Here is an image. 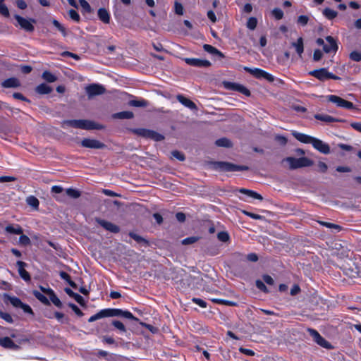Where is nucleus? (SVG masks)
<instances>
[{
	"instance_id": "1",
	"label": "nucleus",
	"mask_w": 361,
	"mask_h": 361,
	"mask_svg": "<svg viewBox=\"0 0 361 361\" xmlns=\"http://www.w3.org/2000/svg\"><path fill=\"white\" fill-rule=\"evenodd\" d=\"M293 135L298 141L302 143L312 144L314 149L324 154L330 153L329 145L319 139L298 132L293 133Z\"/></svg>"
},
{
	"instance_id": "2",
	"label": "nucleus",
	"mask_w": 361,
	"mask_h": 361,
	"mask_svg": "<svg viewBox=\"0 0 361 361\" xmlns=\"http://www.w3.org/2000/svg\"><path fill=\"white\" fill-rule=\"evenodd\" d=\"M64 124H66L69 126L79 128V129H85V130H93L102 129L104 127L102 125L95 123L93 121L89 120H68L64 122Z\"/></svg>"
},
{
	"instance_id": "3",
	"label": "nucleus",
	"mask_w": 361,
	"mask_h": 361,
	"mask_svg": "<svg viewBox=\"0 0 361 361\" xmlns=\"http://www.w3.org/2000/svg\"><path fill=\"white\" fill-rule=\"evenodd\" d=\"M283 161L288 162L290 169H296L298 168L310 166L313 164L312 161L305 157L300 158L290 157L284 159Z\"/></svg>"
},
{
	"instance_id": "4",
	"label": "nucleus",
	"mask_w": 361,
	"mask_h": 361,
	"mask_svg": "<svg viewBox=\"0 0 361 361\" xmlns=\"http://www.w3.org/2000/svg\"><path fill=\"white\" fill-rule=\"evenodd\" d=\"M310 75L316 78L317 79L324 81L328 79L340 80L338 76L334 75L329 72L326 68H322L317 70H314L310 72Z\"/></svg>"
},
{
	"instance_id": "5",
	"label": "nucleus",
	"mask_w": 361,
	"mask_h": 361,
	"mask_svg": "<svg viewBox=\"0 0 361 361\" xmlns=\"http://www.w3.org/2000/svg\"><path fill=\"white\" fill-rule=\"evenodd\" d=\"M244 70L246 72L252 75L256 78H258V79L264 78L269 82H273L274 80V77L271 74L266 72L265 71H264L262 69L257 68H251L245 66V67H244Z\"/></svg>"
},
{
	"instance_id": "6",
	"label": "nucleus",
	"mask_w": 361,
	"mask_h": 361,
	"mask_svg": "<svg viewBox=\"0 0 361 361\" xmlns=\"http://www.w3.org/2000/svg\"><path fill=\"white\" fill-rule=\"evenodd\" d=\"M326 99L329 102L335 104L338 107L347 109H353L355 108L354 104L351 102L345 100L343 98L336 95H328L326 96Z\"/></svg>"
},
{
	"instance_id": "7",
	"label": "nucleus",
	"mask_w": 361,
	"mask_h": 361,
	"mask_svg": "<svg viewBox=\"0 0 361 361\" xmlns=\"http://www.w3.org/2000/svg\"><path fill=\"white\" fill-rule=\"evenodd\" d=\"M135 133L137 134L140 136H142L143 137L146 138H151L156 141H161L164 139V137L153 130L145 129V128H139L136 129L135 130Z\"/></svg>"
},
{
	"instance_id": "8",
	"label": "nucleus",
	"mask_w": 361,
	"mask_h": 361,
	"mask_svg": "<svg viewBox=\"0 0 361 361\" xmlns=\"http://www.w3.org/2000/svg\"><path fill=\"white\" fill-rule=\"evenodd\" d=\"M310 335L313 338L314 341L320 346L330 349L331 348V345L326 341L319 334L317 331L313 329H307Z\"/></svg>"
},
{
	"instance_id": "9",
	"label": "nucleus",
	"mask_w": 361,
	"mask_h": 361,
	"mask_svg": "<svg viewBox=\"0 0 361 361\" xmlns=\"http://www.w3.org/2000/svg\"><path fill=\"white\" fill-rule=\"evenodd\" d=\"M15 18L22 29L27 32H32L34 30L35 27L32 25V23H35L34 19L27 20L18 15H16Z\"/></svg>"
},
{
	"instance_id": "10",
	"label": "nucleus",
	"mask_w": 361,
	"mask_h": 361,
	"mask_svg": "<svg viewBox=\"0 0 361 361\" xmlns=\"http://www.w3.org/2000/svg\"><path fill=\"white\" fill-rule=\"evenodd\" d=\"M89 98L94 96L101 95L105 92V88L102 85L92 84L85 88Z\"/></svg>"
},
{
	"instance_id": "11",
	"label": "nucleus",
	"mask_w": 361,
	"mask_h": 361,
	"mask_svg": "<svg viewBox=\"0 0 361 361\" xmlns=\"http://www.w3.org/2000/svg\"><path fill=\"white\" fill-rule=\"evenodd\" d=\"M81 146L90 149H103L105 147V145L102 142L95 139L90 138L83 139L81 141Z\"/></svg>"
},
{
	"instance_id": "12",
	"label": "nucleus",
	"mask_w": 361,
	"mask_h": 361,
	"mask_svg": "<svg viewBox=\"0 0 361 361\" xmlns=\"http://www.w3.org/2000/svg\"><path fill=\"white\" fill-rule=\"evenodd\" d=\"M183 60L188 65L195 67H209L211 65L209 61L200 59L185 58Z\"/></svg>"
},
{
	"instance_id": "13",
	"label": "nucleus",
	"mask_w": 361,
	"mask_h": 361,
	"mask_svg": "<svg viewBox=\"0 0 361 361\" xmlns=\"http://www.w3.org/2000/svg\"><path fill=\"white\" fill-rule=\"evenodd\" d=\"M110 310L111 317H122L128 319L138 321V319L128 310H123L121 309H110Z\"/></svg>"
},
{
	"instance_id": "14",
	"label": "nucleus",
	"mask_w": 361,
	"mask_h": 361,
	"mask_svg": "<svg viewBox=\"0 0 361 361\" xmlns=\"http://www.w3.org/2000/svg\"><path fill=\"white\" fill-rule=\"evenodd\" d=\"M95 220L101 226H102L106 231H109L114 233H117L120 231V228L117 225L111 222L99 218H97Z\"/></svg>"
},
{
	"instance_id": "15",
	"label": "nucleus",
	"mask_w": 361,
	"mask_h": 361,
	"mask_svg": "<svg viewBox=\"0 0 361 361\" xmlns=\"http://www.w3.org/2000/svg\"><path fill=\"white\" fill-rule=\"evenodd\" d=\"M224 85L225 87L228 89L238 91L246 96L250 95V90L242 85L230 82H225Z\"/></svg>"
},
{
	"instance_id": "16",
	"label": "nucleus",
	"mask_w": 361,
	"mask_h": 361,
	"mask_svg": "<svg viewBox=\"0 0 361 361\" xmlns=\"http://www.w3.org/2000/svg\"><path fill=\"white\" fill-rule=\"evenodd\" d=\"M325 45H324V51L326 53L336 52L338 49V45L334 37L331 36H327L326 38Z\"/></svg>"
},
{
	"instance_id": "17",
	"label": "nucleus",
	"mask_w": 361,
	"mask_h": 361,
	"mask_svg": "<svg viewBox=\"0 0 361 361\" xmlns=\"http://www.w3.org/2000/svg\"><path fill=\"white\" fill-rule=\"evenodd\" d=\"M18 274L20 277L25 281H30V274L25 269L26 264L22 261H18L17 263Z\"/></svg>"
},
{
	"instance_id": "18",
	"label": "nucleus",
	"mask_w": 361,
	"mask_h": 361,
	"mask_svg": "<svg viewBox=\"0 0 361 361\" xmlns=\"http://www.w3.org/2000/svg\"><path fill=\"white\" fill-rule=\"evenodd\" d=\"M215 165L222 171H236L237 169V165L228 162L219 161Z\"/></svg>"
},
{
	"instance_id": "19",
	"label": "nucleus",
	"mask_w": 361,
	"mask_h": 361,
	"mask_svg": "<svg viewBox=\"0 0 361 361\" xmlns=\"http://www.w3.org/2000/svg\"><path fill=\"white\" fill-rule=\"evenodd\" d=\"M176 99L180 103H181L185 107H187L191 110H197V109L196 104L190 99L185 97L183 95L178 94V95H177Z\"/></svg>"
},
{
	"instance_id": "20",
	"label": "nucleus",
	"mask_w": 361,
	"mask_h": 361,
	"mask_svg": "<svg viewBox=\"0 0 361 361\" xmlns=\"http://www.w3.org/2000/svg\"><path fill=\"white\" fill-rule=\"evenodd\" d=\"M111 317V310L109 309H104L100 310L99 312L96 313L95 314L91 316L88 319L89 322H93L98 319L104 318V317Z\"/></svg>"
},
{
	"instance_id": "21",
	"label": "nucleus",
	"mask_w": 361,
	"mask_h": 361,
	"mask_svg": "<svg viewBox=\"0 0 361 361\" xmlns=\"http://www.w3.org/2000/svg\"><path fill=\"white\" fill-rule=\"evenodd\" d=\"M5 231L10 234L20 235L23 233L22 227L18 224H9L5 227Z\"/></svg>"
},
{
	"instance_id": "22",
	"label": "nucleus",
	"mask_w": 361,
	"mask_h": 361,
	"mask_svg": "<svg viewBox=\"0 0 361 361\" xmlns=\"http://www.w3.org/2000/svg\"><path fill=\"white\" fill-rule=\"evenodd\" d=\"M1 85L5 88H12L19 87L20 83L16 78H10L3 81Z\"/></svg>"
},
{
	"instance_id": "23",
	"label": "nucleus",
	"mask_w": 361,
	"mask_h": 361,
	"mask_svg": "<svg viewBox=\"0 0 361 361\" xmlns=\"http://www.w3.org/2000/svg\"><path fill=\"white\" fill-rule=\"evenodd\" d=\"M0 345L9 349H16L18 348V346L9 337L0 338Z\"/></svg>"
},
{
	"instance_id": "24",
	"label": "nucleus",
	"mask_w": 361,
	"mask_h": 361,
	"mask_svg": "<svg viewBox=\"0 0 361 361\" xmlns=\"http://www.w3.org/2000/svg\"><path fill=\"white\" fill-rule=\"evenodd\" d=\"M65 292L71 298H74V300L79 303L80 305H84L85 300L84 298L79 294L73 292L71 289L66 288H65Z\"/></svg>"
},
{
	"instance_id": "25",
	"label": "nucleus",
	"mask_w": 361,
	"mask_h": 361,
	"mask_svg": "<svg viewBox=\"0 0 361 361\" xmlns=\"http://www.w3.org/2000/svg\"><path fill=\"white\" fill-rule=\"evenodd\" d=\"M314 118L317 120H319V121H323V122H325L327 123L338 121V119H337L331 116H329L328 114H317L314 115Z\"/></svg>"
},
{
	"instance_id": "26",
	"label": "nucleus",
	"mask_w": 361,
	"mask_h": 361,
	"mask_svg": "<svg viewBox=\"0 0 361 361\" xmlns=\"http://www.w3.org/2000/svg\"><path fill=\"white\" fill-rule=\"evenodd\" d=\"M291 45L295 49L297 54L301 56L304 51L303 39L299 37L296 42H292Z\"/></svg>"
},
{
	"instance_id": "27",
	"label": "nucleus",
	"mask_w": 361,
	"mask_h": 361,
	"mask_svg": "<svg viewBox=\"0 0 361 361\" xmlns=\"http://www.w3.org/2000/svg\"><path fill=\"white\" fill-rule=\"evenodd\" d=\"M35 90L39 94H49L52 91V89L48 85L42 83L37 86Z\"/></svg>"
},
{
	"instance_id": "28",
	"label": "nucleus",
	"mask_w": 361,
	"mask_h": 361,
	"mask_svg": "<svg viewBox=\"0 0 361 361\" xmlns=\"http://www.w3.org/2000/svg\"><path fill=\"white\" fill-rule=\"evenodd\" d=\"M99 18L104 23H109L110 21V16L105 8H99L98 10Z\"/></svg>"
},
{
	"instance_id": "29",
	"label": "nucleus",
	"mask_w": 361,
	"mask_h": 361,
	"mask_svg": "<svg viewBox=\"0 0 361 361\" xmlns=\"http://www.w3.org/2000/svg\"><path fill=\"white\" fill-rule=\"evenodd\" d=\"M133 116L134 115H133V112L126 111L116 113L113 115V117L114 118H118V119H130V118H132L133 117Z\"/></svg>"
},
{
	"instance_id": "30",
	"label": "nucleus",
	"mask_w": 361,
	"mask_h": 361,
	"mask_svg": "<svg viewBox=\"0 0 361 361\" xmlns=\"http://www.w3.org/2000/svg\"><path fill=\"white\" fill-rule=\"evenodd\" d=\"M203 49L205 51H207L211 54L217 55L221 57H224V54L219 50H218L216 48H215L214 47H213L212 45L204 44Z\"/></svg>"
},
{
	"instance_id": "31",
	"label": "nucleus",
	"mask_w": 361,
	"mask_h": 361,
	"mask_svg": "<svg viewBox=\"0 0 361 361\" xmlns=\"http://www.w3.org/2000/svg\"><path fill=\"white\" fill-rule=\"evenodd\" d=\"M239 191L240 193L245 194V195H248L249 197H252L254 199H257L259 200H262L263 199V197H262L261 195H259V193H257L255 191L250 190L241 188Z\"/></svg>"
},
{
	"instance_id": "32",
	"label": "nucleus",
	"mask_w": 361,
	"mask_h": 361,
	"mask_svg": "<svg viewBox=\"0 0 361 361\" xmlns=\"http://www.w3.org/2000/svg\"><path fill=\"white\" fill-rule=\"evenodd\" d=\"M32 293L35 295V297L41 302H42L44 305H49V300L42 293L39 292L38 290H33Z\"/></svg>"
},
{
	"instance_id": "33",
	"label": "nucleus",
	"mask_w": 361,
	"mask_h": 361,
	"mask_svg": "<svg viewBox=\"0 0 361 361\" xmlns=\"http://www.w3.org/2000/svg\"><path fill=\"white\" fill-rule=\"evenodd\" d=\"M26 202L29 206L35 209H37L39 204L38 199L32 195L27 197Z\"/></svg>"
},
{
	"instance_id": "34",
	"label": "nucleus",
	"mask_w": 361,
	"mask_h": 361,
	"mask_svg": "<svg viewBox=\"0 0 361 361\" xmlns=\"http://www.w3.org/2000/svg\"><path fill=\"white\" fill-rule=\"evenodd\" d=\"M49 300L57 307L61 308L62 307V302H61V300L56 296V295L54 293V291H50V295H49Z\"/></svg>"
},
{
	"instance_id": "35",
	"label": "nucleus",
	"mask_w": 361,
	"mask_h": 361,
	"mask_svg": "<svg viewBox=\"0 0 361 361\" xmlns=\"http://www.w3.org/2000/svg\"><path fill=\"white\" fill-rule=\"evenodd\" d=\"M129 104L135 107H145L148 105V102L145 99L130 100Z\"/></svg>"
},
{
	"instance_id": "36",
	"label": "nucleus",
	"mask_w": 361,
	"mask_h": 361,
	"mask_svg": "<svg viewBox=\"0 0 361 361\" xmlns=\"http://www.w3.org/2000/svg\"><path fill=\"white\" fill-rule=\"evenodd\" d=\"M59 275H60V277L62 279L66 281L71 287L76 288L77 286H76L75 283L71 279V276H69V274H68L65 271H61Z\"/></svg>"
},
{
	"instance_id": "37",
	"label": "nucleus",
	"mask_w": 361,
	"mask_h": 361,
	"mask_svg": "<svg viewBox=\"0 0 361 361\" xmlns=\"http://www.w3.org/2000/svg\"><path fill=\"white\" fill-rule=\"evenodd\" d=\"M42 78L49 82H53L56 80V77L49 71H44L42 75Z\"/></svg>"
},
{
	"instance_id": "38",
	"label": "nucleus",
	"mask_w": 361,
	"mask_h": 361,
	"mask_svg": "<svg viewBox=\"0 0 361 361\" xmlns=\"http://www.w3.org/2000/svg\"><path fill=\"white\" fill-rule=\"evenodd\" d=\"M219 147H230L232 146L231 141L227 138H220L216 141Z\"/></svg>"
},
{
	"instance_id": "39",
	"label": "nucleus",
	"mask_w": 361,
	"mask_h": 361,
	"mask_svg": "<svg viewBox=\"0 0 361 361\" xmlns=\"http://www.w3.org/2000/svg\"><path fill=\"white\" fill-rule=\"evenodd\" d=\"M324 16L328 19H333L336 17L337 12L331 8H326L323 11Z\"/></svg>"
},
{
	"instance_id": "40",
	"label": "nucleus",
	"mask_w": 361,
	"mask_h": 361,
	"mask_svg": "<svg viewBox=\"0 0 361 361\" xmlns=\"http://www.w3.org/2000/svg\"><path fill=\"white\" fill-rule=\"evenodd\" d=\"M66 193L68 196L74 199L78 198L80 196V192L73 188L66 189Z\"/></svg>"
},
{
	"instance_id": "41",
	"label": "nucleus",
	"mask_w": 361,
	"mask_h": 361,
	"mask_svg": "<svg viewBox=\"0 0 361 361\" xmlns=\"http://www.w3.org/2000/svg\"><path fill=\"white\" fill-rule=\"evenodd\" d=\"M8 300L10 302V303L15 307L20 308V306L23 305L22 301L16 297L9 296Z\"/></svg>"
},
{
	"instance_id": "42",
	"label": "nucleus",
	"mask_w": 361,
	"mask_h": 361,
	"mask_svg": "<svg viewBox=\"0 0 361 361\" xmlns=\"http://www.w3.org/2000/svg\"><path fill=\"white\" fill-rule=\"evenodd\" d=\"M199 239H200V237L190 236V237L183 239L181 241V243L184 245H190V244H193V243L197 242Z\"/></svg>"
},
{
	"instance_id": "43",
	"label": "nucleus",
	"mask_w": 361,
	"mask_h": 361,
	"mask_svg": "<svg viewBox=\"0 0 361 361\" xmlns=\"http://www.w3.org/2000/svg\"><path fill=\"white\" fill-rule=\"evenodd\" d=\"M217 238L219 240L226 243L230 240L229 234L226 231H221L217 234Z\"/></svg>"
},
{
	"instance_id": "44",
	"label": "nucleus",
	"mask_w": 361,
	"mask_h": 361,
	"mask_svg": "<svg viewBox=\"0 0 361 361\" xmlns=\"http://www.w3.org/2000/svg\"><path fill=\"white\" fill-rule=\"evenodd\" d=\"M52 23L64 37L67 35L66 28L58 20L54 19Z\"/></svg>"
},
{
	"instance_id": "45",
	"label": "nucleus",
	"mask_w": 361,
	"mask_h": 361,
	"mask_svg": "<svg viewBox=\"0 0 361 361\" xmlns=\"http://www.w3.org/2000/svg\"><path fill=\"white\" fill-rule=\"evenodd\" d=\"M4 1V0H0V13L5 17H8L9 16V11Z\"/></svg>"
},
{
	"instance_id": "46",
	"label": "nucleus",
	"mask_w": 361,
	"mask_h": 361,
	"mask_svg": "<svg viewBox=\"0 0 361 361\" xmlns=\"http://www.w3.org/2000/svg\"><path fill=\"white\" fill-rule=\"evenodd\" d=\"M319 224L324 226L327 227V228L336 229L338 232L341 231V227L337 224H334L329 223V222H325V221H319Z\"/></svg>"
},
{
	"instance_id": "47",
	"label": "nucleus",
	"mask_w": 361,
	"mask_h": 361,
	"mask_svg": "<svg viewBox=\"0 0 361 361\" xmlns=\"http://www.w3.org/2000/svg\"><path fill=\"white\" fill-rule=\"evenodd\" d=\"M212 301L216 303H218V304H224V305H226L228 306H235L236 305V302H235L222 300V299L215 298V299H212Z\"/></svg>"
},
{
	"instance_id": "48",
	"label": "nucleus",
	"mask_w": 361,
	"mask_h": 361,
	"mask_svg": "<svg viewBox=\"0 0 361 361\" xmlns=\"http://www.w3.org/2000/svg\"><path fill=\"white\" fill-rule=\"evenodd\" d=\"M257 20L255 18L251 17L248 19L247 22V27L250 30H255L257 27Z\"/></svg>"
},
{
	"instance_id": "49",
	"label": "nucleus",
	"mask_w": 361,
	"mask_h": 361,
	"mask_svg": "<svg viewBox=\"0 0 361 361\" xmlns=\"http://www.w3.org/2000/svg\"><path fill=\"white\" fill-rule=\"evenodd\" d=\"M129 235L138 243L147 244V241L145 239L134 233H130Z\"/></svg>"
},
{
	"instance_id": "50",
	"label": "nucleus",
	"mask_w": 361,
	"mask_h": 361,
	"mask_svg": "<svg viewBox=\"0 0 361 361\" xmlns=\"http://www.w3.org/2000/svg\"><path fill=\"white\" fill-rule=\"evenodd\" d=\"M112 325L115 328H116L117 329L120 330L122 332H126V329L124 324L121 322H120V321L114 320L112 322Z\"/></svg>"
},
{
	"instance_id": "51",
	"label": "nucleus",
	"mask_w": 361,
	"mask_h": 361,
	"mask_svg": "<svg viewBox=\"0 0 361 361\" xmlns=\"http://www.w3.org/2000/svg\"><path fill=\"white\" fill-rule=\"evenodd\" d=\"M20 235V236L19 238V243L24 246L29 245L30 244V238L27 235H23V233Z\"/></svg>"
},
{
	"instance_id": "52",
	"label": "nucleus",
	"mask_w": 361,
	"mask_h": 361,
	"mask_svg": "<svg viewBox=\"0 0 361 361\" xmlns=\"http://www.w3.org/2000/svg\"><path fill=\"white\" fill-rule=\"evenodd\" d=\"M350 58L351 60L354 61H361V53L357 51H353L350 54Z\"/></svg>"
},
{
	"instance_id": "53",
	"label": "nucleus",
	"mask_w": 361,
	"mask_h": 361,
	"mask_svg": "<svg viewBox=\"0 0 361 361\" xmlns=\"http://www.w3.org/2000/svg\"><path fill=\"white\" fill-rule=\"evenodd\" d=\"M272 14L277 20H280L283 17V11L279 8H275L274 9H273Z\"/></svg>"
},
{
	"instance_id": "54",
	"label": "nucleus",
	"mask_w": 361,
	"mask_h": 361,
	"mask_svg": "<svg viewBox=\"0 0 361 361\" xmlns=\"http://www.w3.org/2000/svg\"><path fill=\"white\" fill-rule=\"evenodd\" d=\"M0 317L8 323H13V322L11 315L7 312L0 311Z\"/></svg>"
},
{
	"instance_id": "55",
	"label": "nucleus",
	"mask_w": 361,
	"mask_h": 361,
	"mask_svg": "<svg viewBox=\"0 0 361 361\" xmlns=\"http://www.w3.org/2000/svg\"><path fill=\"white\" fill-rule=\"evenodd\" d=\"M171 155L173 158L177 159L179 161H184L185 160V156L183 153L178 150H174L171 152Z\"/></svg>"
},
{
	"instance_id": "56",
	"label": "nucleus",
	"mask_w": 361,
	"mask_h": 361,
	"mask_svg": "<svg viewBox=\"0 0 361 361\" xmlns=\"http://www.w3.org/2000/svg\"><path fill=\"white\" fill-rule=\"evenodd\" d=\"M174 8L176 14L180 16L183 14V6L180 3L176 1L174 4Z\"/></svg>"
},
{
	"instance_id": "57",
	"label": "nucleus",
	"mask_w": 361,
	"mask_h": 361,
	"mask_svg": "<svg viewBox=\"0 0 361 361\" xmlns=\"http://www.w3.org/2000/svg\"><path fill=\"white\" fill-rule=\"evenodd\" d=\"M70 18L75 22H78L80 20L79 14L73 9H71L68 12Z\"/></svg>"
},
{
	"instance_id": "58",
	"label": "nucleus",
	"mask_w": 361,
	"mask_h": 361,
	"mask_svg": "<svg viewBox=\"0 0 361 361\" xmlns=\"http://www.w3.org/2000/svg\"><path fill=\"white\" fill-rule=\"evenodd\" d=\"M256 286L258 289H259L260 290L264 292V293H268V289L267 288V286H265V284L264 283V282H262V281L260 280H257L256 281Z\"/></svg>"
},
{
	"instance_id": "59",
	"label": "nucleus",
	"mask_w": 361,
	"mask_h": 361,
	"mask_svg": "<svg viewBox=\"0 0 361 361\" xmlns=\"http://www.w3.org/2000/svg\"><path fill=\"white\" fill-rule=\"evenodd\" d=\"M80 6L87 12L91 11V7L86 0H79Z\"/></svg>"
},
{
	"instance_id": "60",
	"label": "nucleus",
	"mask_w": 361,
	"mask_h": 361,
	"mask_svg": "<svg viewBox=\"0 0 361 361\" xmlns=\"http://www.w3.org/2000/svg\"><path fill=\"white\" fill-rule=\"evenodd\" d=\"M243 214H245L246 216H250V218L253 219H262L263 216L257 214H254L252 212H249L247 211H243Z\"/></svg>"
},
{
	"instance_id": "61",
	"label": "nucleus",
	"mask_w": 361,
	"mask_h": 361,
	"mask_svg": "<svg viewBox=\"0 0 361 361\" xmlns=\"http://www.w3.org/2000/svg\"><path fill=\"white\" fill-rule=\"evenodd\" d=\"M322 56H323V54H322V51L319 49H316V50H314V54H313V59L315 61H318L322 59Z\"/></svg>"
},
{
	"instance_id": "62",
	"label": "nucleus",
	"mask_w": 361,
	"mask_h": 361,
	"mask_svg": "<svg viewBox=\"0 0 361 361\" xmlns=\"http://www.w3.org/2000/svg\"><path fill=\"white\" fill-rule=\"evenodd\" d=\"M309 18L307 16H300L298 18V23L302 25H307Z\"/></svg>"
},
{
	"instance_id": "63",
	"label": "nucleus",
	"mask_w": 361,
	"mask_h": 361,
	"mask_svg": "<svg viewBox=\"0 0 361 361\" xmlns=\"http://www.w3.org/2000/svg\"><path fill=\"white\" fill-rule=\"evenodd\" d=\"M195 304L198 305L201 307H206L207 302L200 298H194L192 300Z\"/></svg>"
},
{
	"instance_id": "64",
	"label": "nucleus",
	"mask_w": 361,
	"mask_h": 361,
	"mask_svg": "<svg viewBox=\"0 0 361 361\" xmlns=\"http://www.w3.org/2000/svg\"><path fill=\"white\" fill-rule=\"evenodd\" d=\"M63 191V188L60 185H54L51 187V192L55 194L61 193Z\"/></svg>"
}]
</instances>
